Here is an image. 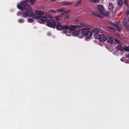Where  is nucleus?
Listing matches in <instances>:
<instances>
[{
	"mask_svg": "<svg viewBox=\"0 0 129 129\" xmlns=\"http://www.w3.org/2000/svg\"><path fill=\"white\" fill-rule=\"evenodd\" d=\"M17 6L18 8L23 11L22 15L24 17H26L27 16L33 17L34 18L37 19L40 18L41 15L44 14V12L39 10H36V13L33 14L32 8L30 7V5L25 1H21L20 4H18Z\"/></svg>",
	"mask_w": 129,
	"mask_h": 129,
	"instance_id": "f257e3e1",
	"label": "nucleus"
},
{
	"mask_svg": "<svg viewBox=\"0 0 129 129\" xmlns=\"http://www.w3.org/2000/svg\"><path fill=\"white\" fill-rule=\"evenodd\" d=\"M56 29L58 30H61L63 29V33L67 34L68 32L67 29L69 28V25H62V23L60 22H56Z\"/></svg>",
	"mask_w": 129,
	"mask_h": 129,
	"instance_id": "f03ea898",
	"label": "nucleus"
},
{
	"mask_svg": "<svg viewBox=\"0 0 129 129\" xmlns=\"http://www.w3.org/2000/svg\"><path fill=\"white\" fill-rule=\"evenodd\" d=\"M81 33L83 35L85 36L86 38H89L92 36V33L87 29H83L81 32Z\"/></svg>",
	"mask_w": 129,
	"mask_h": 129,
	"instance_id": "7ed1b4c3",
	"label": "nucleus"
},
{
	"mask_svg": "<svg viewBox=\"0 0 129 129\" xmlns=\"http://www.w3.org/2000/svg\"><path fill=\"white\" fill-rule=\"evenodd\" d=\"M56 22L52 19H49L46 21V25L51 27H55Z\"/></svg>",
	"mask_w": 129,
	"mask_h": 129,
	"instance_id": "20e7f679",
	"label": "nucleus"
},
{
	"mask_svg": "<svg viewBox=\"0 0 129 129\" xmlns=\"http://www.w3.org/2000/svg\"><path fill=\"white\" fill-rule=\"evenodd\" d=\"M81 26L78 25H71L70 26H69V28L67 29L68 33H70L72 31H74L76 28H81Z\"/></svg>",
	"mask_w": 129,
	"mask_h": 129,
	"instance_id": "39448f33",
	"label": "nucleus"
},
{
	"mask_svg": "<svg viewBox=\"0 0 129 129\" xmlns=\"http://www.w3.org/2000/svg\"><path fill=\"white\" fill-rule=\"evenodd\" d=\"M64 15V14L62 13L58 16H55L53 18H54L56 21H60L62 20V18L63 16Z\"/></svg>",
	"mask_w": 129,
	"mask_h": 129,
	"instance_id": "423d86ee",
	"label": "nucleus"
},
{
	"mask_svg": "<svg viewBox=\"0 0 129 129\" xmlns=\"http://www.w3.org/2000/svg\"><path fill=\"white\" fill-rule=\"evenodd\" d=\"M97 8L99 10V12L100 14H104L103 13V12L105 11V10L102 5H98L97 6Z\"/></svg>",
	"mask_w": 129,
	"mask_h": 129,
	"instance_id": "0eeeda50",
	"label": "nucleus"
},
{
	"mask_svg": "<svg viewBox=\"0 0 129 129\" xmlns=\"http://www.w3.org/2000/svg\"><path fill=\"white\" fill-rule=\"evenodd\" d=\"M40 17V19L38 20V21L40 23H43L47 20V18L45 16H41Z\"/></svg>",
	"mask_w": 129,
	"mask_h": 129,
	"instance_id": "6e6552de",
	"label": "nucleus"
},
{
	"mask_svg": "<svg viewBox=\"0 0 129 129\" xmlns=\"http://www.w3.org/2000/svg\"><path fill=\"white\" fill-rule=\"evenodd\" d=\"M107 39L106 36L104 34L101 35L99 38L100 41L104 42Z\"/></svg>",
	"mask_w": 129,
	"mask_h": 129,
	"instance_id": "1a4fd4ad",
	"label": "nucleus"
},
{
	"mask_svg": "<svg viewBox=\"0 0 129 129\" xmlns=\"http://www.w3.org/2000/svg\"><path fill=\"white\" fill-rule=\"evenodd\" d=\"M114 25L116 27V29L118 31H120L122 29L121 26H119L116 23L114 24Z\"/></svg>",
	"mask_w": 129,
	"mask_h": 129,
	"instance_id": "9d476101",
	"label": "nucleus"
},
{
	"mask_svg": "<svg viewBox=\"0 0 129 129\" xmlns=\"http://www.w3.org/2000/svg\"><path fill=\"white\" fill-rule=\"evenodd\" d=\"M80 33V31L79 30H78L76 31H73V32H72V34L75 36L79 35Z\"/></svg>",
	"mask_w": 129,
	"mask_h": 129,
	"instance_id": "9b49d317",
	"label": "nucleus"
},
{
	"mask_svg": "<svg viewBox=\"0 0 129 129\" xmlns=\"http://www.w3.org/2000/svg\"><path fill=\"white\" fill-rule=\"evenodd\" d=\"M46 14L47 17L48 18H53L52 14L50 12H49V11L46 12Z\"/></svg>",
	"mask_w": 129,
	"mask_h": 129,
	"instance_id": "f8f14e48",
	"label": "nucleus"
},
{
	"mask_svg": "<svg viewBox=\"0 0 129 129\" xmlns=\"http://www.w3.org/2000/svg\"><path fill=\"white\" fill-rule=\"evenodd\" d=\"M65 8L63 7H60L58 9L56 10V13L58 14L59 12H62L64 11Z\"/></svg>",
	"mask_w": 129,
	"mask_h": 129,
	"instance_id": "ddd939ff",
	"label": "nucleus"
},
{
	"mask_svg": "<svg viewBox=\"0 0 129 129\" xmlns=\"http://www.w3.org/2000/svg\"><path fill=\"white\" fill-rule=\"evenodd\" d=\"M108 8L109 10L112 11L114 8L113 5L112 3H109L108 5Z\"/></svg>",
	"mask_w": 129,
	"mask_h": 129,
	"instance_id": "4468645a",
	"label": "nucleus"
},
{
	"mask_svg": "<svg viewBox=\"0 0 129 129\" xmlns=\"http://www.w3.org/2000/svg\"><path fill=\"white\" fill-rule=\"evenodd\" d=\"M116 49L117 50H120L122 51L123 49V47L121 45H119L117 46Z\"/></svg>",
	"mask_w": 129,
	"mask_h": 129,
	"instance_id": "2eb2a0df",
	"label": "nucleus"
},
{
	"mask_svg": "<svg viewBox=\"0 0 129 129\" xmlns=\"http://www.w3.org/2000/svg\"><path fill=\"white\" fill-rule=\"evenodd\" d=\"M92 13L96 16L101 18H102V16L99 13L95 12H93Z\"/></svg>",
	"mask_w": 129,
	"mask_h": 129,
	"instance_id": "dca6fc26",
	"label": "nucleus"
},
{
	"mask_svg": "<svg viewBox=\"0 0 129 129\" xmlns=\"http://www.w3.org/2000/svg\"><path fill=\"white\" fill-rule=\"evenodd\" d=\"M107 41L108 43H112L113 42V40L111 37H109L107 39Z\"/></svg>",
	"mask_w": 129,
	"mask_h": 129,
	"instance_id": "f3484780",
	"label": "nucleus"
},
{
	"mask_svg": "<svg viewBox=\"0 0 129 129\" xmlns=\"http://www.w3.org/2000/svg\"><path fill=\"white\" fill-rule=\"evenodd\" d=\"M26 2H30L31 4L32 5H34L35 3L36 0H25Z\"/></svg>",
	"mask_w": 129,
	"mask_h": 129,
	"instance_id": "a211bd4d",
	"label": "nucleus"
},
{
	"mask_svg": "<svg viewBox=\"0 0 129 129\" xmlns=\"http://www.w3.org/2000/svg\"><path fill=\"white\" fill-rule=\"evenodd\" d=\"M93 35L95 39H99L100 35L98 33H95L94 34H93Z\"/></svg>",
	"mask_w": 129,
	"mask_h": 129,
	"instance_id": "6ab92c4d",
	"label": "nucleus"
},
{
	"mask_svg": "<svg viewBox=\"0 0 129 129\" xmlns=\"http://www.w3.org/2000/svg\"><path fill=\"white\" fill-rule=\"evenodd\" d=\"M75 2L77 3L75 4V6L77 7L80 5L81 4V0H79L78 1Z\"/></svg>",
	"mask_w": 129,
	"mask_h": 129,
	"instance_id": "aec40b11",
	"label": "nucleus"
},
{
	"mask_svg": "<svg viewBox=\"0 0 129 129\" xmlns=\"http://www.w3.org/2000/svg\"><path fill=\"white\" fill-rule=\"evenodd\" d=\"M49 11V12L51 13L52 15L54 14L56 15L57 14L56 10L54 11V10H50Z\"/></svg>",
	"mask_w": 129,
	"mask_h": 129,
	"instance_id": "412c9836",
	"label": "nucleus"
},
{
	"mask_svg": "<svg viewBox=\"0 0 129 129\" xmlns=\"http://www.w3.org/2000/svg\"><path fill=\"white\" fill-rule=\"evenodd\" d=\"M122 4V0H118V5L120 7L121 6Z\"/></svg>",
	"mask_w": 129,
	"mask_h": 129,
	"instance_id": "4be33fe9",
	"label": "nucleus"
},
{
	"mask_svg": "<svg viewBox=\"0 0 129 129\" xmlns=\"http://www.w3.org/2000/svg\"><path fill=\"white\" fill-rule=\"evenodd\" d=\"M80 25L81 27V28L83 26H86L87 25L86 24L83 22L80 23Z\"/></svg>",
	"mask_w": 129,
	"mask_h": 129,
	"instance_id": "5701e85b",
	"label": "nucleus"
},
{
	"mask_svg": "<svg viewBox=\"0 0 129 129\" xmlns=\"http://www.w3.org/2000/svg\"><path fill=\"white\" fill-rule=\"evenodd\" d=\"M90 2L92 3H99V0H90Z\"/></svg>",
	"mask_w": 129,
	"mask_h": 129,
	"instance_id": "b1692460",
	"label": "nucleus"
},
{
	"mask_svg": "<svg viewBox=\"0 0 129 129\" xmlns=\"http://www.w3.org/2000/svg\"><path fill=\"white\" fill-rule=\"evenodd\" d=\"M64 4L66 5H71L72 4L71 2H64Z\"/></svg>",
	"mask_w": 129,
	"mask_h": 129,
	"instance_id": "393cba45",
	"label": "nucleus"
},
{
	"mask_svg": "<svg viewBox=\"0 0 129 129\" xmlns=\"http://www.w3.org/2000/svg\"><path fill=\"white\" fill-rule=\"evenodd\" d=\"M124 49L125 50L127 51H129V46L128 47H125L124 48Z\"/></svg>",
	"mask_w": 129,
	"mask_h": 129,
	"instance_id": "a878e982",
	"label": "nucleus"
},
{
	"mask_svg": "<svg viewBox=\"0 0 129 129\" xmlns=\"http://www.w3.org/2000/svg\"><path fill=\"white\" fill-rule=\"evenodd\" d=\"M70 11V10H69L67 11H65L63 12V13L64 14H67L69 13Z\"/></svg>",
	"mask_w": 129,
	"mask_h": 129,
	"instance_id": "bb28decb",
	"label": "nucleus"
},
{
	"mask_svg": "<svg viewBox=\"0 0 129 129\" xmlns=\"http://www.w3.org/2000/svg\"><path fill=\"white\" fill-rule=\"evenodd\" d=\"M124 3L126 5L128 6V4L127 0H124Z\"/></svg>",
	"mask_w": 129,
	"mask_h": 129,
	"instance_id": "cd10ccee",
	"label": "nucleus"
},
{
	"mask_svg": "<svg viewBox=\"0 0 129 129\" xmlns=\"http://www.w3.org/2000/svg\"><path fill=\"white\" fill-rule=\"evenodd\" d=\"M28 21L29 22H33V18H29L28 19Z\"/></svg>",
	"mask_w": 129,
	"mask_h": 129,
	"instance_id": "c85d7f7f",
	"label": "nucleus"
},
{
	"mask_svg": "<svg viewBox=\"0 0 129 129\" xmlns=\"http://www.w3.org/2000/svg\"><path fill=\"white\" fill-rule=\"evenodd\" d=\"M103 13L104 14H102V15H105V16L109 14L108 12L106 13L105 12V11H104V12H103Z\"/></svg>",
	"mask_w": 129,
	"mask_h": 129,
	"instance_id": "c756f323",
	"label": "nucleus"
},
{
	"mask_svg": "<svg viewBox=\"0 0 129 129\" xmlns=\"http://www.w3.org/2000/svg\"><path fill=\"white\" fill-rule=\"evenodd\" d=\"M98 32V31L94 29L93 30L92 32L93 33H94L95 34L96 33H97Z\"/></svg>",
	"mask_w": 129,
	"mask_h": 129,
	"instance_id": "7c9ffc66",
	"label": "nucleus"
},
{
	"mask_svg": "<svg viewBox=\"0 0 129 129\" xmlns=\"http://www.w3.org/2000/svg\"><path fill=\"white\" fill-rule=\"evenodd\" d=\"M19 21L21 23H22L23 22V20L22 19H20L19 20Z\"/></svg>",
	"mask_w": 129,
	"mask_h": 129,
	"instance_id": "2f4dec72",
	"label": "nucleus"
},
{
	"mask_svg": "<svg viewBox=\"0 0 129 129\" xmlns=\"http://www.w3.org/2000/svg\"><path fill=\"white\" fill-rule=\"evenodd\" d=\"M40 7L41 8L40 9L41 10H44V8L43 7L41 6V7Z\"/></svg>",
	"mask_w": 129,
	"mask_h": 129,
	"instance_id": "473e14b6",
	"label": "nucleus"
},
{
	"mask_svg": "<svg viewBox=\"0 0 129 129\" xmlns=\"http://www.w3.org/2000/svg\"><path fill=\"white\" fill-rule=\"evenodd\" d=\"M126 14L128 15H129V11H127L126 12Z\"/></svg>",
	"mask_w": 129,
	"mask_h": 129,
	"instance_id": "72a5a7b5",
	"label": "nucleus"
},
{
	"mask_svg": "<svg viewBox=\"0 0 129 129\" xmlns=\"http://www.w3.org/2000/svg\"><path fill=\"white\" fill-rule=\"evenodd\" d=\"M115 41L117 43H119V40H115Z\"/></svg>",
	"mask_w": 129,
	"mask_h": 129,
	"instance_id": "f704fd0d",
	"label": "nucleus"
},
{
	"mask_svg": "<svg viewBox=\"0 0 129 129\" xmlns=\"http://www.w3.org/2000/svg\"><path fill=\"white\" fill-rule=\"evenodd\" d=\"M56 0H51V1L52 2H54L56 1Z\"/></svg>",
	"mask_w": 129,
	"mask_h": 129,
	"instance_id": "c9c22d12",
	"label": "nucleus"
},
{
	"mask_svg": "<svg viewBox=\"0 0 129 129\" xmlns=\"http://www.w3.org/2000/svg\"><path fill=\"white\" fill-rule=\"evenodd\" d=\"M66 16L67 17H69V16L68 15H66Z\"/></svg>",
	"mask_w": 129,
	"mask_h": 129,
	"instance_id": "e433bc0d",
	"label": "nucleus"
},
{
	"mask_svg": "<svg viewBox=\"0 0 129 129\" xmlns=\"http://www.w3.org/2000/svg\"><path fill=\"white\" fill-rule=\"evenodd\" d=\"M79 38H82V37H79Z\"/></svg>",
	"mask_w": 129,
	"mask_h": 129,
	"instance_id": "4c0bfd02",
	"label": "nucleus"
}]
</instances>
